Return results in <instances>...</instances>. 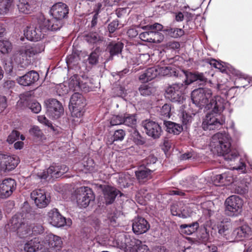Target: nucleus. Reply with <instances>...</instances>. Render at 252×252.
Segmentation results:
<instances>
[{"label": "nucleus", "instance_id": "42", "mask_svg": "<svg viewBox=\"0 0 252 252\" xmlns=\"http://www.w3.org/2000/svg\"><path fill=\"white\" fill-rule=\"evenodd\" d=\"M102 37L97 32H90L85 36V40L90 43H96L102 40Z\"/></svg>", "mask_w": 252, "mask_h": 252}, {"label": "nucleus", "instance_id": "34", "mask_svg": "<svg viewBox=\"0 0 252 252\" xmlns=\"http://www.w3.org/2000/svg\"><path fill=\"white\" fill-rule=\"evenodd\" d=\"M80 78L78 75L75 74L71 76L68 81V85L70 91L78 92L80 91Z\"/></svg>", "mask_w": 252, "mask_h": 252}, {"label": "nucleus", "instance_id": "28", "mask_svg": "<svg viewBox=\"0 0 252 252\" xmlns=\"http://www.w3.org/2000/svg\"><path fill=\"white\" fill-rule=\"evenodd\" d=\"M158 74V66L156 65L146 69L139 76V79L143 82H148L156 77Z\"/></svg>", "mask_w": 252, "mask_h": 252}, {"label": "nucleus", "instance_id": "52", "mask_svg": "<svg viewBox=\"0 0 252 252\" xmlns=\"http://www.w3.org/2000/svg\"><path fill=\"white\" fill-rule=\"evenodd\" d=\"M171 106L169 104H164L160 109L161 116L164 118H169L171 115Z\"/></svg>", "mask_w": 252, "mask_h": 252}, {"label": "nucleus", "instance_id": "33", "mask_svg": "<svg viewBox=\"0 0 252 252\" xmlns=\"http://www.w3.org/2000/svg\"><path fill=\"white\" fill-rule=\"evenodd\" d=\"M123 47L124 44L121 42H112L110 43L107 48L109 51L110 57L112 58L113 56L120 54Z\"/></svg>", "mask_w": 252, "mask_h": 252}, {"label": "nucleus", "instance_id": "31", "mask_svg": "<svg viewBox=\"0 0 252 252\" xmlns=\"http://www.w3.org/2000/svg\"><path fill=\"white\" fill-rule=\"evenodd\" d=\"M158 66V75L161 76H177V74L175 68L171 66H164V63L161 62Z\"/></svg>", "mask_w": 252, "mask_h": 252}, {"label": "nucleus", "instance_id": "16", "mask_svg": "<svg viewBox=\"0 0 252 252\" xmlns=\"http://www.w3.org/2000/svg\"><path fill=\"white\" fill-rule=\"evenodd\" d=\"M142 126L146 133L149 136L154 139H157L161 135L162 129L158 123L153 121L146 120L142 122Z\"/></svg>", "mask_w": 252, "mask_h": 252}, {"label": "nucleus", "instance_id": "54", "mask_svg": "<svg viewBox=\"0 0 252 252\" xmlns=\"http://www.w3.org/2000/svg\"><path fill=\"white\" fill-rule=\"evenodd\" d=\"M222 185H227L229 183L232 182L233 178L232 176V174L230 173V172H226L222 174Z\"/></svg>", "mask_w": 252, "mask_h": 252}, {"label": "nucleus", "instance_id": "9", "mask_svg": "<svg viewBox=\"0 0 252 252\" xmlns=\"http://www.w3.org/2000/svg\"><path fill=\"white\" fill-rule=\"evenodd\" d=\"M185 90L186 85L183 83H175L166 89L165 96L171 101L183 103Z\"/></svg>", "mask_w": 252, "mask_h": 252}, {"label": "nucleus", "instance_id": "30", "mask_svg": "<svg viewBox=\"0 0 252 252\" xmlns=\"http://www.w3.org/2000/svg\"><path fill=\"white\" fill-rule=\"evenodd\" d=\"M178 205L174 204L171 207V212L173 216H178L180 218L186 219L189 217L191 215V211L189 210L187 207L183 210H180L178 209Z\"/></svg>", "mask_w": 252, "mask_h": 252}, {"label": "nucleus", "instance_id": "7", "mask_svg": "<svg viewBox=\"0 0 252 252\" xmlns=\"http://www.w3.org/2000/svg\"><path fill=\"white\" fill-rule=\"evenodd\" d=\"M74 197L78 206L86 208L91 201L94 200V196L93 190L88 187H81L75 191Z\"/></svg>", "mask_w": 252, "mask_h": 252}, {"label": "nucleus", "instance_id": "1", "mask_svg": "<svg viewBox=\"0 0 252 252\" xmlns=\"http://www.w3.org/2000/svg\"><path fill=\"white\" fill-rule=\"evenodd\" d=\"M231 138L227 133L218 132L212 137L210 146L212 151L217 152L219 156H222L232 166L231 168L233 170L245 173L246 169L243 159H240L238 163H233L238 159L239 154L236 151L231 150Z\"/></svg>", "mask_w": 252, "mask_h": 252}, {"label": "nucleus", "instance_id": "64", "mask_svg": "<svg viewBox=\"0 0 252 252\" xmlns=\"http://www.w3.org/2000/svg\"><path fill=\"white\" fill-rule=\"evenodd\" d=\"M235 186L234 189L236 193L240 194L245 193L247 191V188L246 186L243 185H234Z\"/></svg>", "mask_w": 252, "mask_h": 252}, {"label": "nucleus", "instance_id": "49", "mask_svg": "<svg viewBox=\"0 0 252 252\" xmlns=\"http://www.w3.org/2000/svg\"><path fill=\"white\" fill-rule=\"evenodd\" d=\"M30 134L36 138L41 139L43 134L39 127L36 126H32L29 130Z\"/></svg>", "mask_w": 252, "mask_h": 252}, {"label": "nucleus", "instance_id": "43", "mask_svg": "<svg viewBox=\"0 0 252 252\" xmlns=\"http://www.w3.org/2000/svg\"><path fill=\"white\" fill-rule=\"evenodd\" d=\"M19 53L23 57H31L34 55L32 46L30 45H25L23 46L20 51Z\"/></svg>", "mask_w": 252, "mask_h": 252}, {"label": "nucleus", "instance_id": "4", "mask_svg": "<svg viewBox=\"0 0 252 252\" xmlns=\"http://www.w3.org/2000/svg\"><path fill=\"white\" fill-rule=\"evenodd\" d=\"M50 13L53 18L46 19L49 23V26L51 31L59 30L63 24V19L67 16L68 8L66 4L62 2H58L52 6L50 9Z\"/></svg>", "mask_w": 252, "mask_h": 252}, {"label": "nucleus", "instance_id": "37", "mask_svg": "<svg viewBox=\"0 0 252 252\" xmlns=\"http://www.w3.org/2000/svg\"><path fill=\"white\" fill-rule=\"evenodd\" d=\"M197 178L196 177H189L185 181H183L181 184L187 189L186 191H189L197 187Z\"/></svg>", "mask_w": 252, "mask_h": 252}, {"label": "nucleus", "instance_id": "20", "mask_svg": "<svg viewBox=\"0 0 252 252\" xmlns=\"http://www.w3.org/2000/svg\"><path fill=\"white\" fill-rule=\"evenodd\" d=\"M150 228L148 221L143 218L137 217L133 220L132 230L137 235L146 232Z\"/></svg>", "mask_w": 252, "mask_h": 252}, {"label": "nucleus", "instance_id": "8", "mask_svg": "<svg viewBox=\"0 0 252 252\" xmlns=\"http://www.w3.org/2000/svg\"><path fill=\"white\" fill-rule=\"evenodd\" d=\"M162 28V25L159 23L143 26L142 29L144 31L140 33L139 38L144 41L157 42L158 41V39L157 38L159 34L158 31H160Z\"/></svg>", "mask_w": 252, "mask_h": 252}, {"label": "nucleus", "instance_id": "39", "mask_svg": "<svg viewBox=\"0 0 252 252\" xmlns=\"http://www.w3.org/2000/svg\"><path fill=\"white\" fill-rule=\"evenodd\" d=\"M229 224L222 223L218 226L219 233L228 241V237L231 235L232 233L230 230Z\"/></svg>", "mask_w": 252, "mask_h": 252}, {"label": "nucleus", "instance_id": "62", "mask_svg": "<svg viewBox=\"0 0 252 252\" xmlns=\"http://www.w3.org/2000/svg\"><path fill=\"white\" fill-rule=\"evenodd\" d=\"M32 46L34 55L41 53L45 49V46L42 43H37Z\"/></svg>", "mask_w": 252, "mask_h": 252}, {"label": "nucleus", "instance_id": "10", "mask_svg": "<svg viewBox=\"0 0 252 252\" xmlns=\"http://www.w3.org/2000/svg\"><path fill=\"white\" fill-rule=\"evenodd\" d=\"M207 113L203 120L202 127L204 130H211L219 129L223 123L222 120H220L218 117L221 113H215L212 111Z\"/></svg>", "mask_w": 252, "mask_h": 252}, {"label": "nucleus", "instance_id": "29", "mask_svg": "<svg viewBox=\"0 0 252 252\" xmlns=\"http://www.w3.org/2000/svg\"><path fill=\"white\" fill-rule=\"evenodd\" d=\"M86 100L84 96L78 92L74 93L71 96L69 106L84 107Z\"/></svg>", "mask_w": 252, "mask_h": 252}, {"label": "nucleus", "instance_id": "63", "mask_svg": "<svg viewBox=\"0 0 252 252\" xmlns=\"http://www.w3.org/2000/svg\"><path fill=\"white\" fill-rule=\"evenodd\" d=\"M192 116L190 114H188L186 111L182 113V122L185 125H187L191 122Z\"/></svg>", "mask_w": 252, "mask_h": 252}, {"label": "nucleus", "instance_id": "46", "mask_svg": "<svg viewBox=\"0 0 252 252\" xmlns=\"http://www.w3.org/2000/svg\"><path fill=\"white\" fill-rule=\"evenodd\" d=\"M126 136V133L124 130L122 129L115 130L113 135L111 138V140L110 141V143H112L115 141H122Z\"/></svg>", "mask_w": 252, "mask_h": 252}, {"label": "nucleus", "instance_id": "21", "mask_svg": "<svg viewBox=\"0 0 252 252\" xmlns=\"http://www.w3.org/2000/svg\"><path fill=\"white\" fill-rule=\"evenodd\" d=\"M38 79V73L35 71L32 70L22 76L17 77L16 80L19 85L29 86L37 81Z\"/></svg>", "mask_w": 252, "mask_h": 252}, {"label": "nucleus", "instance_id": "41", "mask_svg": "<svg viewBox=\"0 0 252 252\" xmlns=\"http://www.w3.org/2000/svg\"><path fill=\"white\" fill-rule=\"evenodd\" d=\"M137 122L135 115L125 114L123 117V124L126 126L133 128L136 126Z\"/></svg>", "mask_w": 252, "mask_h": 252}, {"label": "nucleus", "instance_id": "40", "mask_svg": "<svg viewBox=\"0 0 252 252\" xmlns=\"http://www.w3.org/2000/svg\"><path fill=\"white\" fill-rule=\"evenodd\" d=\"M13 2V0H1L0 2V15H5L7 13Z\"/></svg>", "mask_w": 252, "mask_h": 252}, {"label": "nucleus", "instance_id": "23", "mask_svg": "<svg viewBox=\"0 0 252 252\" xmlns=\"http://www.w3.org/2000/svg\"><path fill=\"white\" fill-rule=\"evenodd\" d=\"M119 193L121 194L120 191L113 187H105L103 189V194L106 204H112Z\"/></svg>", "mask_w": 252, "mask_h": 252}, {"label": "nucleus", "instance_id": "55", "mask_svg": "<svg viewBox=\"0 0 252 252\" xmlns=\"http://www.w3.org/2000/svg\"><path fill=\"white\" fill-rule=\"evenodd\" d=\"M20 136V132L17 130H13L8 135L7 141L9 144L13 143L15 141L19 139Z\"/></svg>", "mask_w": 252, "mask_h": 252}, {"label": "nucleus", "instance_id": "32", "mask_svg": "<svg viewBox=\"0 0 252 252\" xmlns=\"http://www.w3.org/2000/svg\"><path fill=\"white\" fill-rule=\"evenodd\" d=\"M203 215L207 218H210L214 213V204L209 200L201 204Z\"/></svg>", "mask_w": 252, "mask_h": 252}, {"label": "nucleus", "instance_id": "47", "mask_svg": "<svg viewBox=\"0 0 252 252\" xmlns=\"http://www.w3.org/2000/svg\"><path fill=\"white\" fill-rule=\"evenodd\" d=\"M183 73L186 77V79L185 80L184 82L183 83L184 85H186V88L188 85L191 84L193 82H196V72L192 73L188 71H183Z\"/></svg>", "mask_w": 252, "mask_h": 252}, {"label": "nucleus", "instance_id": "57", "mask_svg": "<svg viewBox=\"0 0 252 252\" xmlns=\"http://www.w3.org/2000/svg\"><path fill=\"white\" fill-rule=\"evenodd\" d=\"M171 36L174 38H178L184 34V31L181 29L171 28L169 30Z\"/></svg>", "mask_w": 252, "mask_h": 252}, {"label": "nucleus", "instance_id": "2", "mask_svg": "<svg viewBox=\"0 0 252 252\" xmlns=\"http://www.w3.org/2000/svg\"><path fill=\"white\" fill-rule=\"evenodd\" d=\"M191 98L193 104L199 109L212 110L216 114L221 113L228 105V102L220 96H212V91L208 88L194 90L191 92Z\"/></svg>", "mask_w": 252, "mask_h": 252}, {"label": "nucleus", "instance_id": "56", "mask_svg": "<svg viewBox=\"0 0 252 252\" xmlns=\"http://www.w3.org/2000/svg\"><path fill=\"white\" fill-rule=\"evenodd\" d=\"M98 56L99 55L95 50L92 52L88 59L89 63L92 65L96 64L98 62Z\"/></svg>", "mask_w": 252, "mask_h": 252}, {"label": "nucleus", "instance_id": "44", "mask_svg": "<svg viewBox=\"0 0 252 252\" xmlns=\"http://www.w3.org/2000/svg\"><path fill=\"white\" fill-rule=\"evenodd\" d=\"M131 139L133 142L137 145H142L145 142V139L135 129H133V131L131 133Z\"/></svg>", "mask_w": 252, "mask_h": 252}, {"label": "nucleus", "instance_id": "60", "mask_svg": "<svg viewBox=\"0 0 252 252\" xmlns=\"http://www.w3.org/2000/svg\"><path fill=\"white\" fill-rule=\"evenodd\" d=\"M196 82L199 85H204L208 82L207 78L204 76L203 73L196 72Z\"/></svg>", "mask_w": 252, "mask_h": 252}, {"label": "nucleus", "instance_id": "5", "mask_svg": "<svg viewBox=\"0 0 252 252\" xmlns=\"http://www.w3.org/2000/svg\"><path fill=\"white\" fill-rule=\"evenodd\" d=\"M10 231L16 232L20 238L26 237L31 234V226L26 222V220L21 214H15L10 220V223L6 226V229Z\"/></svg>", "mask_w": 252, "mask_h": 252}, {"label": "nucleus", "instance_id": "59", "mask_svg": "<svg viewBox=\"0 0 252 252\" xmlns=\"http://www.w3.org/2000/svg\"><path fill=\"white\" fill-rule=\"evenodd\" d=\"M101 7V4L100 3H98L97 7L96 9L95 8L94 9V11H95V14L93 16V17L92 20V22H91V27L92 28L94 27L97 24L99 10Z\"/></svg>", "mask_w": 252, "mask_h": 252}, {"label": "nucleus", "instance_id": "6", "mask_svg": "<svg viewBox=\"0 0 252 252\" xmlns=\"http://www.w3.org/2000/svg\"><path fill=\"white\" fill-rule=\"evenodd\" d=\"M243 199L236 195H231L225 201V213L228 216H238L242 212Z\"/></svg>", "mask_w": 252, "mask_h": 252}, {"label": "nucleus", "instance_id": "53", "mask_svg": "<svg viewBox=\"0 0 252 252\" xmlns=\"http://www.w3.org/2000/svg\"><path fill=\"white\" fill-rule=\"evenodd\" d=\"M123 117L121 115H113L110 120V123L112 126L119 125L123 124Z\"/></svg>", "mask_w": 252, "mask_h": 252}, {"label": "nucleus", "instance_id": "26", "mask_svg": "<svg viewBox=\"0 0 252 252\" xmlns=\"http://www.w3.org/2000/svg\"><path fill=\"white\" fill-rule=\"evenodd\" d=\"M43 249L42 244L38 238H34L26 243L24 247L25 252H36Z\"/></svg>", "mask_w": 252, "mask_h": 252}, {"label": "nucleus", "instance_id": "13", "mask_svg": "<svg viewBox=\"0 0 252 252\" xmlns=\"http://www.w3.org/2000/svg\"><path fill=\"white\" fill-rule=\"evenodd\" d=\"M19 162V158L17 156L0 155V174H3L13 170Z\"/></svg>", "mask_w": 252, "mask_h": 252}, {"label": "nucleus", "instance_id": "22", "mask_svg": "<svg viewBox=\"0 0 252 252\" xmlns=\"http://www.w3.org/2000/svg\"><path fill=\"white\" fill-rule=\"evenodd\" d=\"M121 239L124 240V242L120 243L121 249L130 250L131 248L137 246L141 243V241L136 239L128 234H121Z\"/></svg>", "mask_w": 252, "mask_h": 252}, {"label": "nucleus", "instance_id": "45", "mask_svg": "<svg viewBox=\"0 0 252 252\" xmlns=\"http://www.w3.org/2000/svg\"><path fill=\"white\" fill-rule=\"evenodd\" d=\"M157 160V158L154 155H150L142 161L141 165L151 169H155L153 166L156 163Z\"/></svg>", "mask_w": 252, "mask_h": 252}, {"label": "nucleus", "instance_id": "48", "mask_svg": "<svg viewBox=\"0 0 252 252\" xmlns=\"http://www.w3.org/2000/svg\"><path fill=\"white\" fill-rule=\"evenodd\" d=\"M198 238L202 243H206L209 240V232L206 227H204L200 229Z\"/></svg>", "mask_w": 252, "mask_h": 252}, {"label": "nucleus", "instance_id": "19", "mask_svg": "<svg viewBox=\"0 0 252 252\" xmlns=\"http://www.w3.org/2000/svg\"><path fill=\"white\" fill-rule=\"evenodd\" d=\"M73 168L85 173L95 172L97 170L94 160L88 157H84L81 163L76 164Z\"/></svg>", "mask_w": 252, "mask_h": 252}, {"label": "nucleus", "instance_id": "35", "mask_svg": "<svg viewBox=\"0 0 252 252\" xmlns=\"http://www.w3.org/2000/svg\"><path fill=\"white\" fill-rule=\"evenodd\" d=\"M198 227L199 223L196 221L190 224H183L180 226L181 232L188 235L195 232Z\"/></svg>", "mask_w": 252, "mask_h": 252}, {"label": "nucleus", "instance_id": "38", "mask_svg": "<svg viewBox=\"0 0 252 252\" xmlns=\"http://www.w3.org/2000/svg\"><path fill=\"white\" fill-rule=\"evenodd\" d=\"M139 91L141 95L146 96L155 93L156 89L151 84H143L139 87Z\"/></svg>", "mask_w": 252, "mask_h": 252}, {"label": "nucleus", "instance_id": "61", "mask_svg": "<svg viewBox=\"0 0 252 252\" xmlns=\"http://www.w3.org/2000/svg\"><path fill=\"white\" fill-rule=\"evenodd\" d=\"M128 178L129 177L128 176H126L125 175L122 174L119 175L118 182L121 186L126 188L128 186Z\"/></svg>", "mask_w": 252, "mask_h": 252}, {"label": "nucleus", "instance_id": "15", "mask_svg": "<svg viewBox=\"0 0 252 252\" xmlns=\"http://www.w3.org/2000/svg\"><path fill=\"white\" fill-rule=\"evenodd\" d=\"M49 223L55 227H60L64 225L70 226L72 221L70 219H65L63 217L57 209L51 210L48 213Z\"/></svg>", "mask_w": 252, "mask_h": 252}, {"label": "nucleus", "instance_id": "58", "mask_svg": "<svg viewBox=\"0 0 252 252\" xmlns=\"http://www.w3.org/2000/svg\"><path fill=\"white\" fill-rule=\"evenodd\" d=\"M29 108L34 113H38L41 110V106L37 101H33L29 104Z\"/></svg>", "mask_w": 252, "mask_h": 252}, {"label": "nucleus", "instance_id": "50", "mask_svg": "<svg viewBox=\"0 0 252 252\" xmlns=\"http://www.w3.org/2000/svg\"><path fill=\"white\" fill-rule=\"evenodd\" d=\"M69 109L71 111V115L72 117L76 118L81 117L84 112V107H71L69 106Z\"/></svg>", "mask_w": 252, "mask_h": 252}, {"label": "nucleus", "instance_id": "51", "mask_svg": "<svg viewBox=\"0 0 252 252\" xmlns=\"http://www.w3.org/2000/svg\"><path fill=\"white\" fill-rule=\"evenodd\" d=\"M11 43L7 40H0V51L2 54L8 53L11 48Z\"/></svg>", "mask_w": 252, "mask_h": 252}, {"label": "nucleus", "instance_id": "14", "mask_svg": "<svg viewBox=\"0 0 252 252\" xmlns=\"http://www.w3.org/2000/svg\"><path fill=\"white\" fill-rule=\"evenodd\" d=\"M252 236V229L247 224H244L235 228L228 237V241L233 242L247 239Z\"/></svg>", "mask_w": 252, "mask_h": 252}, {"label": "nucleus", "instance_id": "17", "mask_svg": "<svg viewBox=\"0 0 252 252\" xmlns=\"http://www.w3.org/2000/svg\"><path fill=\"white\" fill-rule=\"evenodd\" d=\"M16 183L11 178L5 179L0 183V197L6 198L11 195L15 190Z\"/></svg>", "mask_w": 252, "mask_h": 252}, {"label": "nucleus", "instance_id": "12", "mask_svg": "<svg viewBox=\"0 0 252 252\" xmlns=\"http://www.w3.org/2000/svg\"><path fill=\"white\" fill-rule=\"evenodd\" d=\"M47 113L53 119H57L63 114L64 109L62 103L55 98H49L45 101Z\"/></svg>", "mask_w": 252, "mask_h": 252}, {"label": "nucleus", "instance_id": "3", "mask_svg": "<svg viewBox=\"0 0 252 252\" xmlns=\"http://www.w3.org/2000/svg\"><path fill=\"white\" fill-rule=\"evenodd\" d=\"M49 22L43 17H40L36 25L27 27L24 30V35L29 40L37 41L44 37L47 32L51 31Z\"/></svg>", "mask_w": 252, "mask_h": 252}, {"label": "nucleus", "instance_id": "18", "mask_svg": "<svg viewBox=\"0 0 252 252\" xmlns=\"http://www.w3.org/2000/svg\"><path fill=\"white\" fill-rule=\"evenodd\" d=\"M31 198L34 201L35 205L39 208L46 207L50 202V198L47 197L43 189H35L31 193Z\"/></svg>", "mask_w": 252, "mask_h": 252}, {"label": "nucleus", "instance_id": "11", "mask_svg": "<svg viewBox=\"0 0 252 252\" xmlns=\"http://www.w3.org/2000/svg\"><path fill=\"white\" fill-rule=\"evenodd\" d=\"M69 168L65 165L53 164L46 170L38 172L37 175L39 178L46 179L48 178H57L67 172Z\"/></svg>", "mask_w": 252, "mask_h": 252}, {"label": "nucleus", "instance_id": "36", "mask_svg": "<svg viewBox=\"0 0 252 252\" xmlns=\"http://www.w3.org/2000/svg\"><path fill=\"white\" fill-rule=\"evenodd\" d=\"M166 131L170 133L179 134L183 130L182 127L179 124L172 122H164Z\"/></svg>", "mask_w": 252, "mask_h": 252}, {"label": "nucleus", "instance_id": "24", "mask_svg": "<svg viewBox=\"0 0 252 252\" xmlns=\"http://www.w3.org/2000/svg\"><path fill=\"white\" fill-rule=\"evenodd\" d=\"M155 169H151L141 165L135 171V175L139 182L140 183H143L150 179L151 173Z\"/></svg>", "mask_w": 252, "mask_h": 252}, {"label": "nucleus", "instance_id": "25", "mask_svg": "<svg viewBox=\"0 0 252 252\" xmlns=\"http://www.w3.org/2000/svg\"><path fill=\"white\" fill-rule=\"evenodd\" d=\"M208 63L214 67L220 70L222 72H226L227 70L231 71L232 73H235L236 75H239L238 71L235 70L229 64L221 62H219L215 59H211L208 60Z\"/></svg>", "mask_w": 252, "mask_h": 252}, {"label": "nucleus", "instance_id": "27", "mask_svg": "<svg viewBox=\"0 0 252 252\" xmlns=\"http://www.w3.org/2000/svg\"><path fill=\"white\" fill-rule=\"evenodd\" d=\"M34 3L33 0H19L17 7L20 12L28 14L34 8Z\"/></svg>", "mask_w": 252, "mask_h": 252}]
</instances>
